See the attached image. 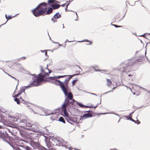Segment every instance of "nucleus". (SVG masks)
I'll return each mask as SVG.
<instances>
[{
  "instance_id": "obj_1",
  "label": "nucleus",
  "mask_w": 150,
  "mask_h": 150,
  "mask_svg": "<svg viewBox=\"0 0 150 150\" xmlns=\"http://www.w3.org/2000/svg\"><path fill=\"white\" fill-rule=\"evenodd\" d=\"M47 5L48 4L45 2L40 4L35 8L32 10L33 14L36 17H38L51 13L52 12V8H49L47 9Z\"/></svg>"
},
{
  "instance_id": "obj_2",
  "label": "nucleus",
  "mask_w": 150,
  "mask_h": 150,
  "mask_svg": "<svg viewBox=\"0 0 150 150\" xmlns=\"http://www.w3.org/2000/svg\"><path fill=\"white\" fill-rule=\"evenodd\" d=\"M48 66H47V67L45 69H44L41 66V72L39 74L38 76L35 74H31L32 76H34L35 78L33 81L31 83L32 86H38L39 85L42 81L44 80V78L46 76H47L50 75V74L52 72V71L47 69Z\"/></svg>"
},
{
  "instance_id": "obj_3",
  "label": "nucleus",
  "mask_w": 150,
  "mask_h": 150,
  "mask_svg": "<svg viewBox=\"0 0 150 150\" xmlns=\"http://www.w3.org/2000/svg\"><path fill=\"white\" fill-rule=\"evenodd\" d=\"M71 77H69L68 79H66L64 81L62 82V84L63 85L65 92L67 93V96L63 103V106H64L66 104H68L69 102L72 103L75 101L74 99H73V95L70 92V89L68 85V83Z\"/></svg>"
},
{
  "instance_id": "obj_4",
  "label": "nucleus",
  "mask_w": 150,
  "mask_h": 150,
  "mask_svg": "<svg viewBox=\"0 0 150 150\" xmlns=\"http://www.w3.org/2000/svg\"><path fill=\"white\" fill-rule=\"evenodd\" d=\"M75 101H74L73 102H72V103H68V104H66L64 106H63V104L62 105V111H63L64 113L65 116L66 117H68V114L67 113V108H68L70 107L71 106V105H73L75 103V104H78L79 106L80 107L83 108L84 107L85 105H84L82 104H81L80 103H78L75 100Z\"/></svg>"
},
{
  "instance_id": "obj_5",
  "label": "nucleus",
  "mask_w": 150,
  "mask_h": 150,
  "mask_svg": "<svg viewBox=\"0 0 150 150\" xmlns=\"http://www.w3.org/2000/svg\"><path fill=\"white\" fill-rule=\"evenodd\" d=\"M0 126H1L0 127V137L2 138L4 141L8 143L11 146H12V145L6 139V138H7L8 137V133L6 131L4 130H1V126L0 125Z\"/></svg>"
},
{
  "instance_id": "obj_6",
  "label": "nucleus",
  "mask_w": 150,
  "mask_h": 150,
  "mask_svg": "<svg viewBox=\"0 0 150 150\" xmlns=\"http://www.w3.org/2000/svg\"><path fill=\"white\" fill-rule=\"evenodd\" d=\"M52 83H54L57 86H59L61 88L65 96H67V93L65 92L64 89L63 87V85L62 84V82L59 80L55 79L54 81H52Z\"/></svg>"
},
{
  "instance_id": "obj_7",
  "label": "nucleus",
  "mask_w": 150,
  "mask_h": 150,
  "mask_svg": "<svg viewBox=\"0 0 150 150\" xmlns=\"http://www.w3.org/2000/svg\"><path fill=\"white\" fill-rule=\"evenodd\" d=\"M85 113L88 112V113L84 114L82 116L80 117V120L83 119L84 118H87L89 117H92V114L93 112L91 110L86 111Z\"/></svg>"
},
{
  "instance_id": "obj_8",
  "label": "nucleus",
  "mask_w": 150,
  "mask_h": 150,
  "mask_svg": "<svg viewBox=\"0 0 150 150\" xmlns=\"http://www.w3.org/2000/svg\"><path fill=\"white\" fill-rule=\"evenodd\" d=\"M25 124L26 126H28L29 127H30V128H28V129L31 130L35 132L37 131V130H36V129L34 127H32V125L31 124L28 123L27 124Z\"/></svg>"
},
{
  "instance_id": "obj_9",
  "label": "nucleus",
  "mask_w": 150,
  "mask_h": 150,
  "mask_svg": "<svg viewBox=\"0 0 150 150\" xmlns=\"http://www.w3.org/2000/svg\"><path fill=\"white\" fill-rule=\"evenodd\" d=\"M122 16H121V15L119 14L117 15L115 17V20H117L118 21H120L123 18Z\"/></svg>"
},
{
  "instance_id": "obj_10",
  "label": "nucleus",
  "mask_w": 150,
  "mask_h": 150,
  "mask_svg": "<svg viewBox=\"0 0 150 150\" xmlns=\"http://www.w3.org/2000/svg\"><path fill=\"white\" fill-rule=\"evenodd\" d=\"M53 9H55L59 8L60 6V5L57 4H54L50 6Z\"/></svg>"
},
{
  "instance_id": "obj_11",
  "label": "nucleus",
  "mask_w": 150,
  "mask_h": 150,
  "mask_svg": "<svg viewBox=\"0 0 150 150\" xmlns=\"http://www.w3.org/2000/svg\"><path fill=\"white\" fill-rule=\"evenodd\" d=\"M49 76V75L48 76H47V75L46 77L44 78V80L45 79H50V80H52L53 81H54V80L55 79L56 76L52 77L50 76L48 77Z\"/></svg>"
},
{
  "instance_id": "obj_12",
  "label": "nucleus",
  "mask_w": 150,
  "mask_h": 150,
  "mask_svg": "<svg viewBox=\"0 0 150 150\" xmlns=\"http://www.w3.org/2000/svg\"><path fill=\"white\" fill-rule=\"evenodd\" d=\"M106 81H107V83L106 85L108 87L110 86L112 84V81L110 79H107Z\"/></svg>"
},
{
  "instance_id": "obj_13",
  "label": "nucleus",
  "mask_w": 150,
  "mask_h": 150,
  "mask_svg": "<svg viewBox=\"0 0 150 150\" xmlns=\"http://www.w3.org/2000/svg\"><path fill=\"white\" fill-rule=\"evenodd\" d=\"M26 120L25 119H23L22 120H21L19 118L18 120V123H26Z\"/></svg>"
},
{
  "instance_id": "obj_14",
  "label": "nucleus",
  "mask_w": 150,
  "mask_h": 150,
  "mask_svg": "<svg viewBox=\"0 0 150 150\" xmlns=\"http://www.w3.org/2000/svg\"><path fill=\"white\" fill-rule=\"evenodd\" d=\"M55 18H60L61 17V15L59 13H57L54 15L53 17Z\"/></svg>"
},
{
  "instance_id": "obj_15",
  "label": "nucleus",
  "mask_w": 150,
  "mask_h": 150,
  "mask_svg": "<svg viewBox=\"0 0 150 150\" xmlns=\"http://www.w3.org/2000/svg\"><path fill=\"white\" fill-rule=\"evenodd\" d=\"M58 121L59 122H62L64 123H65V121L64 120V118L62 117H59Z\"/></svg>"
},
{
  "instance_id": "obj_16",
  "label": "nucleus",
  "mask_w": 150,
  "mask_h": 150,
  "mask_svg": "<svg viewBox=\"0 0 150 150\" xmlns=\"http://www.w3.org/2000/svg\"><path fill=\"white\" fill-rule=\"evenodd\" d=\"M11 119L12 121L16 122V123L18 124V120L19 119V118H17L15 117H11Z\"/></svg>"
},
{
  "instance_id": "obj_17",
  "label": "nucleus",
  "mask_w": 150,
  "mask_h": 150,
  "mask_svg": "<svg viewBox=\"0 0 150 150\" xmlns=\"http://www.w3.org/2000/svg\"><path fill=\"white\" fill-rule=\"evenodd\" d=\"M7 130L8 132L11 133V135L13 134V130L12 127H10V128L7 129Z\"/></svg>"
},
{
  "instance_id": "obj_18",
  "label": "nucleus",
  "mask_w": 150,
  "mask_h": 150,
  "mask_svg": "<svg viewBox=\"0 0 150 150\" xmlns=\"http://www.w3.org/2000/svg\"><path fill=\"white\" fill-rule=\"evenodd\" d=\"M142 59H139L135 61H134V62H132L134 64H137L139 62H142Z\"/></svg>"
},
{
  "instance_id": "obj_19",
  "label": "nucleus",
  "mask_w": 150,
  "mask_h": 150,
  "mask_svg": "<svg viewBox=\"0 0 150 150\" xmlns=\"http://www.w3.org/2000/svg\"><path fill=\"white\" fill-rule=\"evenodd\" d=\"M14 100L17 103V104H19L20 102H21L20 100L17 97H16L14 98Z\"/></svg>"
},
{
  "instance_id": "obj_20",
  "label": "nucleus",
  "mask_w": 150,
  "mask_h": 150,
  "mask_svg": "<svg viewBox=\"0 0 150 150\" xmlns=\"http://www.w3.org/2000/svg\"><path fill=\"white\" fill-rule=\"evenodd\" d=\"M67 76V75H63V76H56L55 79H60L61 78H63L65 76Z\"/></svg>"
},
{
  "instance_id": "obj_21",
  "label": "nucleus",
  "mask_w": 150,
  "mask_h": 150,
  "mask_svg": "<svg viewBox=\"0 0 150 150\" xmlns=\"http://www.w3.org/2000/svg\"><path fill=\"white\" fill-rule=\"evenodd\" d=\"M56 2V1L55 0H48V3L49 4L53 3Z\"/></svg>"
},
{
  "instance_id": "obj_22",
  "label": "nucleus",
  "mask_w": 150,
  "mask_h": 150,
  "mask_svg": "<svg viewBox=\"0 0 150 150\" xmlns=\"http://www.w3.org/2000/svg\"><path fill=\"white\" fill-rule=\"evenodd\" d=\"M25 88H20V89L19 91L22 93L23 92H24L25 93Z\"/></svg>"
},
{
  "instance_id": "obj_23",
  "label": "nucleus",
  "mask_w": 150,
  "mask_h": 150,
  "mask_svg": "<svg viewBox=\"0 0 150 150\" xmlns=\"http://www.w3.org/2000/svg\"><path fill=\"white\" fill-rule=\"evenodd\" d=\"M5 17H6V19H7V21L8 19H11L12 18V17L11 16H7L6 14L5 15Z\"/></svg>"
},
{
  "instance_id": "obj_24",
  "label": "nucleus",
  "mask_w": 150,
  "mask_h": 150,
  "mask_svg": "<svg viewBox=\"0 0 150 150\" xmlns=\"http://www.w3.org/2000/svg\"><path fill=\"white\" fill-rule=\"evenodd\" d=\"M24 148L26 150H31V148L28 146H24Z\"/></svg>"
},
{
  "instance_id": "obj_25",
  "label": "nucleus",
  "mask_w": 150,
  "mask_h": 150,
  "mask_svg": "<svg viewBox=\"0 0 150 150\" xmlns=\"http://www.w3.org/2000/svg\"><path fill=\"white\" fill-rule=\"evenodd\" d=\"M33 87V86H32V84H31V83L30 85L26 86H25L24 87H25V88H25L26 89L28 88L31 87Z\"/></svg>"
},
{
  "instance_id": "obj_26",
  "label": "nucleus",
  "mask_w": 150,
  "mask_h": 150,
  "mask_svg": "<svg viewBox=\"0 0 150 150\" xmlns=\"http://www.w3.org/2000/svg\"><path fill=\"white\" fill-rule=\"evenodd\" d=\"M20 100L21 102L22 103H23L24 104L26 102L23 99H22L21 97H20Z\"/></svg>"
},
{
  "instance_id": "obj_27",
  "label": "nucleus",
  "mask_w": 150,
  "mask_h": 150,
  "mask_svg": "<svg viewBox=\"0 0 150 150\" xmlns=\"http://www.w3.org/2000/svg\"><path fill=\"white\" fill-rule=\"evenodd\" d=\"M79 74H74L72 75H67V76H68V77H71V78L73 76H76V75H78Z\"/></svg>"
},
{
  "instance_id": "obj_28",
  "label": "nucleus",
  "mask_w": 150,
  "mask_h": 150,
  "mask_svg": "<svg viewBox=\"0 0 150 150\" xmlns=\"http://www.w3.org/2000/svg\"><path fill=\"white\" fill-rule=\"evenodd\" d=\"M126 117H127L128 118V119L129 120H131L133 122H135V121L134 120H133L132 117H128V116H126Z\"/></svg>"
},
{
  "instance_id": "obj_29",
  "label": "nucleus",
  "mask_w": 150,
  "mask_h": 150,
  "mask_svg": "<svg viewBox=\"0 0 150 150\" xmlns=\"http://www.w3.org/2000/svg\"><path fill=\"white\" fill-rule=\"evenodd\" d=\"M78 80L77 79H75V80H73L72 81V85L73 86L75 84L76 82V81H77Z\"/></svg>"
},
{
  "instance_id": "obj_30",
  "label": "nucleus",
  "mask_w": 150,
  "mask_h": 150,
  "mask_svg": "<svg viewBox=\"0 0 150 150\" xmlns=\"http://www.w3.org/2000/svg\"><path fill=\"white\" fill-rule=\"evenodd\" d=\"M84 41H85V42H89V43L88 44L89 45H91L92 43V42L91 41H89V40H84Z\"/></svg>"
},
{
  "instance_id": "obj_31",
  "label": "nucleus",
  "mask_w": 150,
  "mask_h": 150,
  "mask_svg": "<svg viewBox=\"0 0 150 150\" xmlns=\"http://www.w3.org/2000/svg\"><path fill=\"white\" fill-rule=\"evenodd\" d=\"M11 77L12 78H13L15 80H17L18 81V82L19 81L18 79H16V78L12 76H11ZM18 84L17 85V86H16V87H17L18 85Z\"/></svg>"
},
{
  "instance_id": "obj_32",
  "label": "nucleus",
  "mask_w": 150,
  "mask_h": 150,
  "mask_svg": "<svg viewBox=\"0 0 150 150\" xmlns=\"http://www.w3.org/2000/svg\"><path fill=\"white\" fill-rule=\"evenodd\" d=\"M65 69H66L65 67H64L63 68H61L60 69H57V70L62 71H63Z\"/></svg>"
},
{
  "instance_id": "obj_33",
  "label": "nucleus",
  "mask_w": 150,
  "mask_h": 150,
  "mask_svg": "<svg viewBox=\"0 0 150 150\" xmlns=\"http://www.w3.org/2000/svg\"><path fill=\"white\" fill-rule=\"evenodd\" d=\"M40 149L41 150H44V149H46L43 146H41L40 147Z\"/></svg>"
},
{
  "instance_id": "obj_34",
  "label": "nucleus",
  "mask_w": 150,
  "mask_h": 150,
  "mask_svg": "<svg viewBox=\"0 0 150 150\" xmlns=\"http://www.w3.org/2000/svg\"><path fill=\"white\" fill-rule=\"evenodd\" d=\"M56 18H54V17H53L52 18V21L54 22H56L57 21L56 20Z\"/></svg>"
},
{
  "instance_id": "obj_35",
  "label": "nucleus",
  "mask_w": 150,
  "mask_h": 150,
  "mask_svg": "<svg viewBox=\"0 0 150 150\" xmlns=\"http://www.w3.org/2000/svg\"><path fill=\"white\" fill-rule=\"evenodd\" d=\"M41 52H45V55L46 56H47V51L46 50H43L42 51H41Z\"/></svg>"
},
{
  "instance_id": "obj_36",
  "label": "nucleus",
  "mask_w": 150,
  "mask_h": 150,
  "mask_svg": "<svg viewBox=\"0 0 150 150\" xmlns=\"http://www.w3.org/2000/svg\"><path fill=\"white\" fill-rule=\"evenodd\" d=\"M111 25H112L114 26L116 28L120 27H122V26H118L116 25L112 24V23H111Z\"/></svg>"
},
{
  "instance_id": "obj_37",
  "label": "nucleus",
  "mask_w": 150,
  "mask_h": 150,
  "mask_svg": "<svg viewBox=\"0 0 150 150\" xmlns=\"http://www.w3.org/2000/svg\"><path fill=\"white\" fill-rule=\"evenodd\" d=\"M86 92L87 93H89V94H91L94 95H95V96H97V94H96L94 93H91L87 92Z\"/></svg>"
},
{
  "instance_id": "obj_38",
  "label": "nucleus",
  "mask_w": 150,
  "mask_h": 150,
  "mask_svg": "<svg viewBox=\"0 0 150 150\" xmlns=\"http://www.w3.org/2000/svg\"><path fill=\"white\" fill-rule=\"evenodd\" d=\"M135 123H137V124H139L140 123V122L138 120H137V121H135Z\"/></svg>"
},
{
  "instance_id": "obj_39",
  "label": "nucleus",
  "mask_w": 150,
  "mask_h": 150,
  "mask_svg": "<svg viewBox=\"0 0 150 150\" xmlns=\"http://www.w3.org/2000/svg\"><path fill=\"white\" fill-rule=\"evenodd\" d=\"M121 71H122L123 72H125V69L124 67H122L121 70H120Z\"/></svg>"
},
{
  "instance_id": "obj_40",
  "label": "nucleus",
  "mask_w": 150,
  "mask_h": 150,
  "mask_svg": "<svg viewBox=\"0 0 150 150\" xmlns=\"http://www.w3.org/2000/svg\"><path fill=\"white\" fill-rule=\"evenodd\" d=\"M68 120L70 121H71L72 122H75V121H74V120H72V119H69Z\"/></svg>"
},
{
  "instance_id": "obj_41",
  "label": "nucleus",
  "mask_w": 150,
  "mask_h": 150,
  "mask_svg": "<svg viewBox=\"0 0 150 150\" xmlns=\"http://www.w3.org/2000/svg\"><path fill=\"white\" fill-rule=\"evenodd\" d=\"M26 57H22L21 58V59L22 60H24L26 59Z\"/></svg>"
},
{
  "instance_id": "obj_42",
  "label": "nucleus",
  "mask_w": 150,
  "mask_h": 150,
  "mask_svg": "<svg viewBox=\"0 0 150 150\" xmlns=\"http://www.w3.org/2000/svg\"><path fill=\"white\" fill-rule=\"evenodd\" d=\"M85 107L86 108H91V107H92V105H91L90 106H85L84 107Z\"/></svg>"
},
{
  "instance_id": "obj_43",
  "label": "nucleus",
  "mask_w": 150,
  "mask_h": 150,
  "mask_svg": "<svg viewBox=\"0 0 150 150\" xmlns=\"http://www.w3.org/2000/svg\"><path fill=\"white\" fill-rule=\"evenodd\" d=\"M110 113H110V112H105V113H101L100 114H110Z\"/></svg>"
},
{
  "instance_id": "obj_44",
  "label": "nucleus",
  "mask_w": 150,
  "mask_h": 150,
  "mask_svg": "<svg viewBox=\"0 0 150 150\" xmlns=\"http://www.w3.org/2000/svg\"><path fill=\"white\" fill-rule=\"evenodd\" d=\"M0 69H2L5 73H6L9 76H10L11 77V75H10L8 74L6 72H5L3 69H2L0 68Z\"/></svg>"
},
{
  "instance_id": "obj_45",
  "label": "nucleus",
  "mask_w": 150,
  "mask_h": 150,
  "mask_svg": "<svg viewBox=\"0 0 150 150\" xmlns=\"http://www.w3.org/2000/svg\"><path fill=\"white\" fill-rule=\"evenodd\" d=\"M98 104H97V105H96V106H92V107H91V108H95L98 106Z\"/></svg>"
},
{
  "instance_id": "obj_46",
  "label": "nucleus",
  "mask_w": 150,
  "mask_h": 150,
  "mask_svg": "<svg viewBox=\"0 0 150 150\" xmlns=\"http://www.w3.org/2000/svg\"><path fill=\"white\" fill-rule=\"evenodd\" d=\"M134 113V111L132 112L131 113H130L129 115V116L130 117H131V115Z\"/></svg>"
},
{
  "instance_id": "obj_47",
  "label": "nucleus",
  "mask_w": 150,
  "mask_h": 150,
  "mask_svg": "<svg viewBox=\"0 0 150 150\" xmlns=\"http://www.w3.org/2000/svg\"><path fill=\"white\" fill-rule=\"evenodd\" d=\"M20 95H19V94L18 93L17 94H16V95H15V96L16 97H18Z\"/></svg>"
},
{
  "instance_id": "obj_48",
  "label": "nucleus",
  "mask_w": 150,
  "mask_h": 150,
  "mask_svg": "<svg viewBox=\"0 0 150 150\" xmlns=\"http://www.w3.org/2000/svg\"><path fill=\"white\" fill-rule=\"evenodd\" d=\"M26 106H27V107L28 108H30V106H29V105L28 104H26Z\"/></svg>"
},
{
  "instance_id": "obj_49",
  "label": "nucleus",
  "mask_w": 150,
  "mask_h": 150,
  "mask_svg": "<svg viewBox=\"0 0 150 150\" xmlns=\"http://www.w3.org/2000/svg\"><path fill=\"white\" fill-rule=\"evenodd\" d=\"M112 92V91H108V92H106V93H104V94H105L107 93H108L109 92Z\"/></svg>"
},
{
  "instance_id": "obj_50",
  "label": "nucleus",
  "mask_w": 150,
  "mask_h": 150,
  "mask_svg": "<svg viewBox=\"0 0 150 150\" xmlns=\"http://www.w3.org/2000/svg\"><path fill=\"white\" fill-rule=\"evenodd\" d=\"M140 88H142V89H143V90H145V91H147L146 90V89H145V88H143V87H140Z\"/></svg>"
},
{
  "instance_id": "obj_51",
  "label": "nucleus",
  "mask_w": 150,
  "mask_h": 150,
  "mask_svg": "<svg viewBox=\"0 0 150 150\" xmlns=\"http://www.w3.org/2000/svg\"><path fill=\"white\" fill-rule=\"evenodd\" d=\"M140 88H142V89H143V90H145V91H147L146 90V89H145V88H143V87H140Z\"/></svg>"
},
{
  "instance_id": "obj_52",
  "label": "nucleus",
  "mask_w": 150,
  "mask_h": 150,
  "mask_svg": "<svg viewBox=\"0 0 150 150\" xmlns=\"http://www.w3.org/2000/svg\"><path fill=\"white\" fill-rule=\"evenodd\" d=\"M16 149V150H22L21 149L19 148H17Z\"/></svg>"
},
{
  "instance_id": "obj_53",
  "label": "nucleus",
  "mask_w": 150,
  "mask_h": 150,
  "mask_svg": "<svg viewBox=\"0 0 150 150\" xmlns=\"http://www.w3.org/2000/svg\"><path fill=\"white\" fill-rule=\"evenodd\" d=\"M73 41H69L68 40H66L65 42H72Z\"/></svg>"
},
{
  "instance_id": "obj_54",
  "label": "nucleus",
  "mask_w": 150,
  "mask_h": 150,
  "mask_svg": "<svg viewBox=\"0 0 150 150\" xmlns=\"http://www.w3.org/2000/svg\"><path fill=\"white\" fill-rule=\"evenodd\" d=\"M66 5V4H63V5H61V6H64Z\"/></svg>"
},
{
  "instance_id": "obj_55",
  "label": "nucleus",
  "mask_w": 150,
  "mask_h": 150,
  "mask_svg": "<svg viewBox=\"0 0 150 150\" xmlns=\"http://www.w3.org/2000/svg\"><path fill=\"white\" fill-rule=\"evenodd\" d=\"M67 5V6H66V8H65V9L66 11H67V5Z\"/></svg>"
},
{
  "instance_id": "obj_56",
  "label": "nucleus",
  "mask_w": 150,
  "mask_h": 150,
  "mask_svg": "<svg viewBox=\"0 0 150 150\" xmlns=\"http://www.w3.org/2000/svg\"><path fill=\"white\" fill-rule=\"evenodd\" d=\"M19 95H21L22 93H21L20 91H19V92L18 93Z\"/></svg>"
},
{
  "instance_id": "obj_57",
  "label": "nucleus",
  "mask_w": 150,
  "mask_h": 150,
  "mask_svg": "<svg viewBox=\"0 0 150 150\" xmlns=\"http://www.w3.org/2000/svg\"><path fill=\"white\" fill-rule=\"evenodd\" d=\"M19 95H21L22 93H21L20 91H19V92L18 93Z\"/></svg>"
},
{
  "instance_id": "obj_58",
  "label": "nucleus",
  "mask_w": 150,
  "mask_h": 150,
  "mask_svg": "<svg viewBox=\"0 0 150 150\" xmlns=\"http://www.w3.org/2000/svg\"><path fill=\"white\" fill-rule=\"evenodd\" d=\"M19 95H21L22 93H21L20 91H19V92L18 93Z\"/></svg>"
},
{
  "instance_id": "obj_59",
  "label": "nucleus",
  "mask_w": 150,
  "mask_h": 150,
  "mask_svg": "<svg viewBox=\"0 0 150 150\" xmlns=\"http://www.w3.org/2000/svg\"><path fill=\"white\" fill-rule=\"evenodd\" d=\"M67 122H68L69 123H70L71 124H72V123L71 122V121H70L69 122L68 121V120H67Z\"/></svg>"
},
{
  "instance_id": "obj_60",
  "label": "nucleus",
  "mask_w": 150,
  "mask_h": 150,
  "mask_svg": "<svg viewBox=\"0 0 150 150\" xmlns=\"http://www.w3.org/2000/svg\"><path fill=\"white\" fill-rule=\"evenodd\" d=\"M53 114V113L52 112V113H51L48 114V115H50L51 114Z\"/></svg>"
},
{
  "instance_id": "obj_61",
  "label": "nucleus",
  "mask_w": 150,
  "mask_h": 150,
  "mask_svg": "<svg viewBox=\"0 0 150 150\" xmlns=\"http://www.w3.org/2000/svg\"><path fill=\"white\" fill-rule=\"evenodd\" d=\"M79 90H80V91H83V92H85L84 91L82 90H80V89H79Z\"/></svg>"
},
{
  "instance_id": "obj_62",
  "label": "nucleus",
  "mask_w": 150,
  "mask_h": 150,
  "mask_svg": "<svg viewBox=\"0 0 150 150\" xmlns=\"http://www.w3.org/2000/svg\"><path fill=\"white\" fill-rule=\"evenodd\" d=\"M116 87H113V89H115V88Z\"/></svg>"
},
{
  "instance_id": "obj_63",
  "label": "nucleus",
  "mask_w": 150,
  "mask_h": 150,
  "mask_svg": "<svg viewBox=\"0 0 150 150\" xmlns=\"http://www.w3.org/2000/svg\"><path fill=\"white\" fill-rule=\"evenodd\" d=\"M32 110L33 111V112H34V114H35V113H35V112H34V111L33 110Z\"/></svg>"
},
{
  "instance_id": "obj_64",
  "label": "nucleus",
  "mask_w": 150,
  "mask_h": 150,
  "mask_svg": "<svg viewBox=\"0 0 150 150\" xmlns=\"http://www.w3.org/2000/svg\"><path fill=\"white\" fill-rule=\"evenodd\" d=\"M52 63H51L50 64V65H52Z\"/></svg>"
}]
</instances>
